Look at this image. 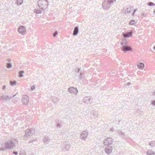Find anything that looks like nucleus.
Returning <instances> with one entry per match:
<instances>
[{"label": "nucleus", "mask_w": 155, "mask_h": 155, "mask_svg": "<svg viewBox=\"0 0 155 155\" xmlns=\"http://www.w3.org/2000/svg\"><path fill=\"white\" fill-rule=\"evenodd\" d=\"M12 67V64L11 63H8L7 64V67L8 69L11 68Z\"/></svg>", "instance_id": "obj_27"}, {"label": "nucleus", "mask_w": 155, "mask_h": 155, "mask_svg": "<svg viewBox=\"0 0 155 155\" xmlns=\"http://www.w3.org/2000/svg\"><path fill=\"white\" fill-rule=\"evenodd\" d=\"M80 71V69H79V68H78V69H77V71H78V72H79Z\"/></svg>", "instance_id": "obj_44"}, {"label": "nucleus", "mask_w": 155, "mask_h": 155, "mask_svg": "<svg viewBox=\"0 0 155 155\" xmlns=\"http://www.w3.org/2000/svg\"><path fill=\"white\" fill-rule=\"evenodd\" d=\"M43 142L45 144H48L50 142V140L48 137H45L43 140Z\"/></svg>", "instance_id": "obj_17"}, {"label": "nucleus", "mask_w": 155, "mask_h": 155, "mask_svg": "<svg viewBox=\"0 0 155 155\" xmlns=\"http://www.w3.org/2000/svg\"><path fill=\"white\" fill-rule=\"evenodd\" d=\"M16 94L13 95L12 96H9L8 95H2L1 96V98L4 100L8 101L9 100H10L12 98L14 97L15 96Z\"/></svg>", "instance_id": "obj_12"}, {"label": "nucleus", "mask_w": 155, "mask_h": 155, "mask_svg": "<svg viewBox=\"0 0 155 155\" xmlns=\"http://www.w3.org/2000/svg\"><path fill=\"white\" fill-rule=\"evenodd\" d=\"M133 10V7H131L130 6L127 8L125 11L126 13H130Z\"/></svg>", "instance_id": "obj_19"}, {"label": "nucleus", "mask_w": 155, "mask_h": 155, "mask_svg": "<svg viewBox=\"0 0 155 155\" xmlns=\"http://www.w3.org/2000/svg\"><path fill=\"white\" fill-rule=\"evenodd\" d=\"M149 145L151 147L155 146V142L153 141L150 142Z\"/></svg>", "instance_id": "obj_28"}, {"label": "nucleus", "mask_w": 155, "mask_h": 155, "mask_svg": "<svg viewBox=\"0 0 155 155\" xmlns=\"http://www.w3.org/2000/svg\"><path fill=\"white\" fill-rule=\"evenodd\" d=\"M42 9L40 8V9H35L34 10L35 12L37 14H40L42 12Z\"/></svg>", "instance_id": "obj_22"}, {"label": "nucleus", "mask_w": 155, "mask_h": 155, "mask_svg": "<svg viewBox=\"0 0 155 155\" xmlns=\"http://www.w3.org/2000/svg\"><path fill=\"white\" fill-rule=\"evenodd\" d=\"M115 130V129L112 128H111L110 129V131H114V130Z\"/></svg>", "instance_id": "obj_37"}, {"label": "nucleus", "mask_w": 155, "mask_h": 155, "mask_svg": "<svg viewBox=\"0 0 155 155\" xmlns=\"http://www.w3.org/2000/svg\"><path fill=\"white\" fill-rule=\"evenodd\" d=\"M153 50L155 51V45L153 47Z\"/></svg>", "instance_id": "obj_42"}, {"label": "nucleus", "mask_w": 155, "mask_h": 155, "mask_svg": "<svg viewBox=\"0 0 155 155\" xmlns=\"http://www.w3.org/2000/svg\"><path fill=\"white\" fill-rule=\"evenodd\" d=\"M13 153L15 155H17L18 154V153L17 152V151H13Z\"/></svg>", "instance_id": "obj_36"}, {"label": "nucleus", "mask_w": 155, "mask_h": 155, "mask_svg": "<svg viewBox=\"0 0 155 155\" xmlns=\"http://www.w3.org/2000/svg\"><path fill=\"white\" fill-rule=\"evenodd\" d=\"M6 88V86H4L3 87V89L4 90H5Z\"/></svg>", "instance_id": "obj_39"}, {"label": "nucleus", "mask_w": 155, "mask_h": 155, "mask_svg": "<svg viewBox=\"0 0 155 155\" xmlns=\"http://www.w3.org/2000/svg\"><path fill=\"white\" fill-rule=\"evenodd\" d=\"M61 125L60 123H58L57 124V127L58 128H60Z\"/></svg>", "instance_id": "obj_31"}, {"label": "nucleus", "mask_w": 155, "mask_h": 155, "mask_svg": "<svg viewBox=\"0 0 155 155\" xmlns=\"http://www.w3.org/2000/svg\"><path fill=\"white\" fill-rule=\"evenodd\" d=\"M88 133L86 131H83L80 135L81 138L83 140H85L88 135Z\"/></svg>", "instance_id": "obj_9"}, {"label": "nucleus", "mask_w": 155, "mask_h": 155, "mask_svg": "<svg viewBox=\"0 0 155 155\" xmlns=\"http://www.w3.org/2000/svg\"><path fill=\"white\" fill-rule=\"evenodd\" d=\"M142 15L143 16H144V17H145V14H144V13H142Z\"/></svg>", "instance_id": "obj_45"}, {"label": "nucleus", "mask_w": 155, "mask_h": 155, "mask_svg": "<svg viewBox=\"0 0 155 155\" xmlns=\"http://www.w3.org/2000/svg\"><path fill=\"white\" fill-rule=\"evenodd\" d=\"M113 142V140L112 138L109 137H107L104 141V146H110Z\"/></svg>", "instance_id": "obj_6"}, {"label": "nucleus", "mask_w": 155, "mask_h": 155, "mask_svg": "<svg viewBox=\"0 0 155 155\" xmlns=\"http://www.w3.org/2000/svg\"><path fill=\"white\" fill-rule=\"evenodd\" d=\"M23 2V0H17L16 3L18 5L22 4Z\"/></svg>", "instance_id": "obj_25"}, {"label": "nucleus", "mask_w": 155, "mask_h": 155, "mask_svg": "<svg viewBox=\"0 0 155 155\" xmlns=\"http://www.w3.org/2000/svg\"><path fill=\"white\" fill-rule=\"evenodd\" d=\"M135 23V21L134 20H131L129 22V24L130 25H134Z\"/></svg>", "instance_id": "obj_29"}, {"label": "nucleus", "mask_w": 155, "mask_h": 155, "mask_svg": "<svg viewBox=\"0 0 155 155\" xmlns=\"http://www.w3.org/2000/svg\"><path fill=\"white\" fill-rule=\"evenodd\" d=\"M35 89V87L34 85H32L30 88L31 90H34Z\"/></svg>", "instance_id": "obj_32"}, {"label": "nucleus", "mask_w": 155, "mask_h": 155, "mask_svg": "<svg viewBox=\"0 0 155 155\" xmlns=\"http://www.w3.org/2000/svg\"><path fill=\"white\" fill-rule=\"evenodd\" d=\"M151 104L153 106L155 105V101H152L151 102Z\"/></svg>", "instance_id": "obj_35"}, {"label": "nucleus", "mask_w": 155, "mask_h": 155, "mask_svg": "<svg viewBox=\"0 0 155 155\" xmlns=\"http://www.w3.org/2000/svg\"><path fill=\"white\" fill-rule=\"evenodd\" d=\"M35 133V129L33 128H31L30 129H27L25 133V135L24 137L25 138L29 139Z\"/></svg>", "instance_id": "obj_5"}, {"label": "nucleus", "mask_w": 155, "mask_h": 155, "mask_svg": "<svg viewBox=\"0 0 155 155\" xmlns=\"http://www.w3.org/2000/svg\"><path fill=\"white\" fill-rule=\"evenodd\" d=\"M122 45L121 48L122 51L124 52H126L127 51H131L132 48L127 45L125 41H123L121 42Z\"/></svg>", "instance_id": "obj_3"}, {"label": "nucleus", "mask_w": 155, "mask_h": 155, "mask_svg": "<svg viewBox=\"0 0 155 155\" xmlns=\"http://www.w3.org/2000/svg\"><path fill=\"white\" fill-rule=\"evenodd\" d=\"M16 82V81L15 80L11 81L10 82V84L11 86H13L15 84Z\"/></svg>", "instance_id": "obj_24"}, {"label": "nucleus", "mask_w": 155, "mask_h": 155, "mask_svg": "<svg viewBox=\"0 0 155 155\" xmlns=\"http://www.w3.org/2000/svg\"><path fill=\"white\" fill-rule=\"evenodd\" d=\"M18 32L21 35H23L26 31V28L25 26L21 25L19 27L18 29Z\"/></svg>", "instance_id": "obj_8"}, {"label": "nucleus", "mask_w": 155, "mask_h": 155, "mask_svg": "<svg viewBox=\"0 0 155 155\" xmlns=\"http://www.w3.org/2000/svg\"><path fill=\"white\" fill-rule=\"evenodd\" d=\"M22 102L23 104L26 105L28 104L29 102V98L27 95H24L22 96L21 98Z\"/></svg>", "instance_id": "obj_7"}, {"label": "nucleus", "mask_w": 155, "mask_h": 155, "mask_svg": "<svg viewBox=\"0 0 155 155\" xmlns=\"http://www.w3.org/2000/svg\"><path fill=\"white\" fill-rule=\"evenodd\" d=\"M154 13H155V10H154V12H153Z\"/></svg>", "instance_id": "obj_47"}, {"label": "nucleus", "mask_w": 155, "mask_h": 155, "mask_svg": "<svg viewBox=\"0 0 155 155\" xmlns=\"http://www.w3.org/2000/svg\"><path fill=\"white\" fill-rule=\"evenodd\" d=\"M147 5L150 6H153L155 5V4L152 2H148L147 3Z\"/></svg>", "instance_id": "obj_26"}, {"label": "nucleus", "mask_w": 155, "mask_h": 155, "mask_svg": "<svg viewBox=\"0 0 155 155\" xmlns=\"http://www.w3.org/2000/svg\"><path fill=\"white\" fill-rule=\"evenodd\" d=\"M104 150L106 153L107 154L111 153L112 151V148L111 146H107L105 147Z\"/></svg>", "instance_id": "obj_13"}, {"label": "nucleus", "mask_w": 155, "mask_h": 155, "mask_svg": "<svg viewBox=\"0 0 155 155\" xmlns=\"http://www.w3.org/2000/svg\"><path fill=\"white\" fill-rule=\"evenodd\" d=\"M79 32V27L76 26H75L74 28L73 32V35L74 36H77L78 33Z\"/></svg>", "instance_id": "obj_14"}, {"label": "nucleus", "mask_w": 155, "mask_h": 155, "mask_svg": "<svg viewBox=\"0 0 155 155\" xmlns=\"http://www.w3.org/2000/svg\"><path fill=\"white\" fill-rule=\"evenodd\" d=\"M90 115L92 118H95L97 117V113L95 111H92L90 113Z\"/></svg>", "instance_id": "obj_16"}, {"label": "nucleus", "mask_w": 155, "mask_h": 155, "mask_svg": "<svg viewBox=\"0 0 155 155\" xmlns=\"http://www.w3.org/2000/svg\"><path fill=\"white\" fill-rule=\"evenodd\" d=\"M71 147V145L70 144H67V145H65L64 148L63 149H65L66 150H68Z\"/></svg>", "instance_id": "obj_23"}, {"label": "nucleus", "mask_w": 155, "mask_h": 155, "mask_svg": "<svg viewBox=\"0 0 155 155\" xmlns=\"http://www.w3.org/2000/svg\"><path fill=\"white\" fill-rule=\"evenodd\" d=\"M133 12L132 14V16H134V15L135 12L137 11V9H133Z\"/></svg>", "instance_id": "obj_33"}, {"label": "nucleus", "mask_w": 155, "mask_h": 155, "mask_svg": "<svg viewBox=\"0 0 155 155\" xmlns=\"http://www.w3.org/2000/svg\"><path fill=\"white\" fill-rule=\"evenodd\" d=\"M28 143L30 144L31 143H32V140L29 141Z\"/></svg>", "instance_id": "obj_41"}, {"label": "nucleus", "mask_w": 155, "mask_h": 155, "mask_svg": "<svg viewBox=\"0 0 155 155\" xmlns=\"http://www.w3.org/2000/svg\"><path fill=\"white\" fill-rule=\"evenodd\" d=\"M127 85L129 86L131 84V83L130 82H128V83H127Z\"/></svg>", "instance_id": "obj_40"}, {"label": "nucleus", "mask_w": 155, "mask_h": 155, "mask_svg": "<svg viewBox=\"0 0 155 155\" xmlns=\"http://www.w3.org/2000/svg\"><path fill=\"white\" fill-rule=\"evenodd\" d=\"M58 34V32L57 31H55L53 33V36L54 37H56Z\"/></svg>", "instance_id": "obj_30"}, {"label": "nucleus", "mask_w": 155, "mask_h": 155, "mask_svg": "<svg viewBox=\"0 0 155 155\" xmlns=\"http://www.w3.org/2000/svg\"><path fill=\"white\" fill-rule=\"evenodd\" d=\"M119 135L120 136H123L124 135V133L122 131H121V132H120V133L119 134Z\"/></svg>", "instance_id": "obj_34"}, {"label": "nucleus", "mask_w": 155, "mask_h": 155, "mask_svg": "<svg viewBox=\"0 0 155 155\" xmlns=\"http://www.w3.org/2000/svg\"><path fill=\"white\" fill-rule=\"evenodd\" d=\"M68 91L71 93L77 94L78 92V91L76 88H74L73 87H70L68 89Z\"/></svg>", "instance_id": "obj_11"}, {"label": "nucleus", "mask_w": 155, "mask_h": 155, "mask_svg": "<svg viewBox=\"0 0 155 155\" xmlns=\"http://www.w3.org/2000/svg\"><path fill=\"white\" fill-rule=\"evenodd\" d=\"M132 34V32L130 33L129 32H127L123 33V35L124 38H127L131 36Z\"/></svg>", "instance_id": "obj_15"}, {"label": "nucleus", "mask_w": 155, "mask_h": 155, "mask_svg": "<svg viewBox=\"0 0 155 155\" xmlns=\"http://www.w3.org/2000/svg\"><path fill=\"white\" fill-rule=\"evenodd\" d=\"M147 153L148 155H155V153L153 151L148 150Z\"/></svg>", "instance_id": "obj_21"}, {"label": "nucleus", "mask_w": 155, "mask_h": 155, "mask_svg": "<svg viewBox=\"0 0 155 155\" xmlns=\"http://www.w3.org/2000/svg\"><path fill=\"white\" fill-rule=\"evenodd\" d=\"M24 71L23 70H21L19 71L18 74H19V77L20 78H22L23 77V74L24 73Z\"/></svg>", "instance_id": "obj_20"}, {"label": "nucleus", "mask_w": 155, "mask_h": 155, "mask_svg": "<svg viewBox=\"0 0 155 155\" xmlns=\"http://www.w3.org/2000/svg\"><path fill=\"white\" fill-rule=\"evenodd\" d=\"M10 61H11V60L10 59H8V62H10Z\"/></svg>", "instance_id": "obj_46"}, {"label": "nucleus", "mask_w": 155, "mask_h": 155, "mask_svg": "<svg viewBox=\"0 0 155 155\" xmlns=\"http://www.w3.org/2000/svg\"><path fill=\"white\" fill-rule=\"evenodd\" d=\"M82 101L84 102L87 104H89L92 102V101L89 97H85L83 98Z\"/></svg>", "instance_id": "obj_10"}, {"label": "nucleus", "mask_w": 155, "mask_h": 155, "mask_svg": "<svg viewBox=\"0 0 155 155\" xmlns=\"http://www.w3.org/2000/svg\"><path fill=\"white\" fill-rule=\"evenodd\" d=\"M137 67L139 68V69H142L144 67V65L143 63L141 62H140L137 64Z\"/></svg>", "instance_id": "obj_18"}, {"label": "nucleus", "mask_w": 155, "mask_h": 155, "mask_svg": "<svg viewBox=\"0 0 155 155\" xmlns=\"http://www.w3.org/2000/svg\"><path fill=\"white\" fill-rule=\"evenodd\" d=\"M36 140L35 139H34L32 140V143H33V142L35 141Z\"/></svg>", "instance_id": "obj_43"}, {"label": "nucleus", "mask_w": 155, "mask_h": 155, "mask_svg": "<svg viewBox=\"0 0 155 155\" xmlns=\"http://www.w3.org/2000/svg\"><path fill=\"white\" fill-rule=\"evenodd\" d=\"M17 140L12 139L11 140L5 142L0 145V150L1 151H6L12 149L15 146V143Z\"/></svg>", "instance_id": "obj_1"}, {"label": "nucleus", "mask_w": 155, "mask_h": 155, "mask_svg": "<svg viewBox=\"0 0 155 155\" xmlns=\"http://www.w3.org/2000/svg\"><path fill=\"white\" fill-rule=\"evenodd\" d=\"M117 130V133L118 134H119V133H120V132H121V130Z\"/></svg>", "instance_id": "obj_38"}, {"label": "nucleus", "mask_w": 155, "mask_h": 155, "mask_svg": "<svg viewBox=\"0 0 155 155\" xmlns=\"http://www.w3.org/2000/svg\"><path fill=\"white\" fill-rule=\"evenodd\" d=\"M38 6L40 8L44 10L48 8V2L46 0H40L38 2Z\"/></svg>", "instance_id": "obj_4"}, {"label": "nucleus", "mask_w": 155, "mask_h": 155, "mask_svg": "<svg viewBox=\"0 0 155 155\" xmlns=\"http://www.w3.org/2000/svg\"><path fill=\"white\" fill-rule=\"evenodd\" d=\"M116 2V0H105L102 6L104 9L107 10L110 8L113 3Z\"/></svg>", "instance_id": "obj_2"}]
</instances>
